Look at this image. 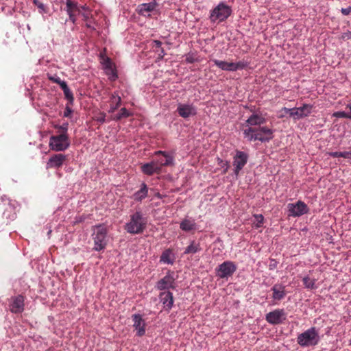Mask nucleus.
Returning a JSON list of instances; mask_svg holds the SVG:
<instances>
[{"instance_id":"1","label":"nucleus","mask_w":351,"mask_h":351,"mask_svg":"<svg viewBox=\"0 0 351 351\" xmlns=\"http://www.w3.org/2000/svg\"><path fill=\"white\" fill-rule=\"evenodd\" d=\"M242 132L244 138L249 141H259L265 143L269 142L274 137L273 130L265 126L243 128Z\"/></svg>"},{"instance_id":"2","label":"nucleus","mask_w":351,"mask_h":351,"mask_svg":"<svg viewBox=\"0 0 351 351\" xmlns=\"http://www.w3.org/2000/svg\"><path fill=\"white\" fill-rule=\"evenodd\" d=\"M147 220L141 211H136L130 216L129 221L125 223L124 229L130 234L142 233L147 227Z\"/></svg>"},{"instance_id":"3","label":"nucleus","mask_w":351,"mask_h":351,"mask_svg":"<svg viewBox=\"0 0 351 351\" xmlns=\"http://www.w3.org/2000/svg\"><path fill=\"white\" fill-rule=\"evenodd\" d=\"M320 341L319 330L315 327H311L304 332L299 334L297 337V343L301 347H313Z\"/></svg>"},{"instance_id":"4","label":"nucleus","mask_w":351,"mask_h":351,"mask_svg":"<svg viewBox=\"0 0 351 351\" xmlns=\"http://www.w3.org/2000/svg\"><path fill=\"white\" fill-rule=\"evenodd\" d=\"M107 234V228L104 225L97 226L93 228L92 239L94 241V250L99 252L106 248L108 243Z\"/></svg>"},{"instance_id":"5","label":"nucleus","mask_w":351,"mask_h":351,"mask_svg":"<svg viewBox=\"0 0 351 351\" xmlns=\"http://www.w3.org/2000/svg\"><path fill=\"white\" fill-rule=\"evenodd\" d=\"M232 14L231 8L223 2L219 3L214 8L210 14L209 19L212 23L223 22Z\"/></svg>"},{"instance_id":"6","label":"nucleus","mask_w":351,"mask_h":351,"mask_svg":"<svg viewBox=\"0 0 351 351\" xmlns=\"http://www.w3.org/2000/svg\"><path fill=\"white\" fill-rule=\"evenodd\" d=\"M49 145L51 149L55 152L66 150L70 145V141L67 134H60L51 136L49 138Z\"/></svg>"},{"instance_id":"7","label":"nucleus","mask_w":351,"mask_h":351,"mask_svg":"<svg viewBox=\"0 0 351 351\" xmlns=\"http://www.w3.org/2000/svg\"><path fill=\"white\" fill-rule=\"evenodd\" d=\"M312 108L311 105L304 104L303 106L300 108H287L284 107L282 110L289 114L290 117H292L294 119H300L311 114Z\"/></svg>"},{"instance_id":"8","label":"nucleus","mask_w":351,"mask_h":351,"mask_svg":"<svg viewBox=\"0 0 351 351\" xmlns=\"http://www.w3.org/2000/svg\"><path fill=\"white\" fill-rule=\"evenodd\" d=\"M237 270V265L234 262L227 261L220 264L216 268V274L220 278H228L233 275Z\"/></svg>"},{"instance_id":"9","label":"nucleus","mask_w":351,"mask_h":351,"mask_svg":"<svg viewBox=\"0 0 351 351\" xmlns=\"http://www.w3.org/2000/svg\"><path fill=\"white\" fill-rule=\"evenodd\" d=\"M8 307L9 310L12 313H21L24 311L25 297L21 294L12 296L9 299Z\"/></svg>"},{"instance_id":"10","label":"nucleus","mask_w":351,"mask_h":351,"mask_svg":"<svg viewBox=\"0 0 351 351\" xmlns=\"http://www.w3.org/2000/svg\"><path fill=\"white\" fill-rule=\"evenodd\" d=\"M289 216L300 217L308 212L307 205L302 201H298L295 204H289L287 205Z\"/></svg>"},{"instance_id":"11","label":"nucleus","mask_w":351,"mask_h":351,"mask_svg":"<svg viewBox=\"0 0 351 351\" xmlns=\"http://www.w3.org/2000/svg\"><path fill=\"white\" fill-rule=\"evenodd\" d=\"M248 155L244 152L237 150L235 156L233 157V166L234 167V172L238 176L240 171L247 164Z\"/></svg>"},{"instance_id":"12","label":"nucleus","mask_w":351,"mask_h":351,"mask_svg":"<svg viewBox=\"0 0 351 351\" xmlns=\"http://www.w3.org/2000/svg\"><path fill=\"white\" fill-rule=\"evenodd\" d=\"M265 319L270 324L278 325L286 319V313L283 309H276L268 313Z\"/></svg>"},{"instance_id":"13","label":"nucleus","mask_w":351,"mask_h":351,"mask_svg":"<svg viewBox=\"0 0 351 351\" xmlns=\"http://www.w3.org/2000/svg\"><path fill=\"white\" fill-rule=\"evenodd\" d=\"M176 111L179 116L184 119L194 116L197 113L196 108L189 104H178Z\"/></svg>"},{"instance_id":"14","label":"nucleus","mask_w":351,"mask_h":351,"mask_svg":"<svg viewBox=\"0 0 351 351\" xmlns=\"http://www.w3.org/2000/svg\"><path fill=\"white\" fill-rule=\"evenodd\" d=\"M66 156L62 154L52 155L46 165L47 169H59L66 160Z\"/></svg>"},{"instance_id":"15","label":"nucleus","mask_w":351,"mask_h":351,"mask_svg":"<svg viewBox=\"0 0 351 351\" xmlns=\"http://www.w3.org/2000/svg\"><path fill=\"white\" fill-rule=\"evenodd\" d=\"M175 278L173 276L168 272L162 279L156 283V287L158 290H166L168 289L175 288Z\"/></svg>"},{"instance_id":"16","label":"nucleus","mask_w":351,"mask_h":351,"mask_svg":"<svg viewBox=\"0 0 351 351\" xmlns=\"http://www.w3.org/2000/svg\"><path fill=\"white\" fill-rule=\"evenodd\" d=\"M265 123V119L258 114H252L243 124V128L262 127L261 125Z\"/></svg>"},{"instance_id":"17","label":"nucleus","mask_w":351,"mask_h":351,"mask_svg":"<svg viewBox=\"0 0 351 351\" xmlns=\"http://www.w3.org/2000/svg\"><path fill=\"white\" fill-rule=\"evenodd\" d=\"M132 321L134 322L133 326L137 330L136 335L142 337L145 333L146 324L142 316L139 314H134L132 316Z\"/></svg>"},{"instance_id":"18","label":"nucleus","mask_w":351,"mask_h":351,"mask_svg":"<svg viewBox=\"0 0 351 351\" xmlns=\"http://www.w3.org/2000/svg\"><path fill=\"white\" fill-rule=\"evenodd\" d=\"M285 288V286L282 284H275L271 289V291H272L271 298L273 300L277 301L283 300L287 295Z\"/></svg>"},{"instance_id":"19","label":"nucleus","mask_w":351,"mask_h":351,"mask_svg":"<svg viewBox=\"0 0 351 351\" xmlns=\"http://www.w3.org/2000/svg\"><path fill=\"white\" fill-rule=\"evenodd\" d=\"M159 298L164 305V308L166 310L169 311L170 309H171L174 302L173 294L171 292H162L160 293Z\"/></svg>"},{"instance_id":"20","label":"nucleus","mask_w":351,"mask_h":351,"mask_svg":"<svg viewBox=\"0 0 351 351\" xmlns=\"http://www.w3.org/2000/svg\"><path fill=\"white\" fill-rule=\"evenodd\" d=\"M155 155H162L163 158L158 159L156 162H158L160 166V171H161V168L164 166H169L173 164V158L171 156L168 154L167 152L164 151H157L155 152Z\"/></svg>"},{"instance_id":"21","label":"nucleus","mask_w":351,"mask_h":351,"mask_svg":"<svg viewBox=\"0 0 351 351\" xmlns=\"http://www.w3.org/2000/svg\"><path fill=\"white\" fill-rule=\"evenodd\" d=\"M142 171L148 176H152L154 173H160V166L158 162L152 161L151 162L145 163L141 167Z\"/></svg>"},{"instance_id":"22","label":"nucleus","mask_w":351,"mask_h":351,"mask_svg":"<svg viewBox=\"0 0 351 351\" xmlns=\"http://www.w3.org/2000/svg\"><path fill=\"white\" fill-rule=\"evenodd\" d=\"M158 6V3L154 0L147 3H142L138 6V13L142 16H146V14L154 11Z\"/></svg>"},{"instance_id":"23","label":"nucleus","mask_w":351,"mask_h":351,"mask_svg":"<svg viewBox=\"0 0 351 351\" xmlns=\"http://www.w3.org/2000/svg\"><path fill=\"white\" fill-rule=\"evenodd\" d=\"M121 97L117 92H114L111 96L110 99V110L109 112H113L115 110H117L121 105Z\"/></svg>"},{"instance_id":"24","label":"nucleus","mask_w":351,"mask_h":351,"mask_svg":"<svg viewBox=\"0 0 351 351\" xmlns=\"http://www.w3.org/2000/svg\"><path fill=\"white\" fill-rule=\"evenodd\" d=\"M147 186L146 185L145 183H142L140 189L134 193L133 198L135 201L141 202L147 196Z\"/></svg>"},{"instance_id":"25","label":"nucleus","mask_w":351,"mask_h":351,"mask_svg":"<svg viewBox=\"0 0 351 351\" xmlns=\"http://www.w3.org/2000/svg\"><path fill=\"white\" fill-rule=\"evenodd\" d=\"M180 228L183 231L190 232L196 229V223L193 219H184L181 221Z\"/></svg>"},{"instance_id":"26","label":"nucleus","mask_w":351,"mask_h":351,"mask_svg":"<svg viewBox=\"0 0 351 351\" xmlns=\"http://www.w3.org/2000/svg\"><path fill=\"white\" fill-rule=\"evenodd\" d=\"M212 61L214 62L215 65L223 71H233V62H228L216 59H214Z\"/></svg>"},{"instance_id":"27","label":"nucleus","mask_w":351,"mask_h":351,"mask_svg":"<svg viewBox=\"0 0 351 351\" xmlns=\"http://www.w3.org/2000/svg\"><path fill=\"white\" fill-rule=\"evenodd\" d=\"M202 250L200 244L196 243L195 241L191 242L190 245L187 246L184 250V254H195Z\"/></svg>"},{"instance_id":"28","label":"nucleus","mask_w":351,"mask_h":351,"mask_svg":"<svg viewBox=\"0 0 351 351\" xmlns=\"http://www.w3.org/2000/svg\"><path fill=\"white\" fill-rule=\"evenodd\" d=\"M305 288L315 289L317 288L315 285V279L310 278L308 276H305L302 279Z\"/></svg>"},{"instance_id":"29","label":"nucleus","mask_w":351,"mask_h":351,"mask_svg":"<svg viewBox=\"0 0 351 351\" xmlns=\"http://www.w3.org/2000/svg\"><path fill=\"white\" fill-rule=\"evenodd\" d=\"M78 10L77 3L71 0H66L67 13H75Z\"/></svg>"},{"instance_id":"30","label":"nucleus","mask_w":351,"mask_h":351,"mask_svg":"<svg viewBox=\"0 0 351 351\" xmlns=\"http://www.w3.org/2000/svg\"><path fill=\"white\" fill-rule=\"evenodd\" d=\"M171 254V252L170 250L163 252L160 256V261L167 264H173V261L170 258Z\"/></svg>"},{"instance_id":"31","label":"nucleus","mask_w":351,"mask_h":351,"mask_svg":"<svg viewBox=\"0 0 351 351\" xmlns=\"http://www.w3.org/2000/svg\"><path fill=\"white\" fill-rule=\"evenodd\" d=\"M329 155L333 158H351V152H330Z\"/></svg>"},{"instance_id":"32","label":"nucleus","mask_w":351,"mask_h":351,"mask_svg":"<svg viewBox=\"0 0 351 351\" xmlns=\"http://www.w3.org/2000/svg\"><path fill=\"white\" fill-rule=\"evenodd\" d=\"M247 66H248V62L245 60L239 61L235 63L233 62V71L244 69Z\"/></svg>"},{"instance_id":"33","label":"nucleus","mask_w":351,"mask_h":351,"mask_svg":"<svg viewBox=\"0 0 351 351\" xmlns=\"http://www.w3.org/2000/svg\"><path fill=\"white\" fill-rule=\"evenodd\" d=\"M130 116V113L128 112V110L125 108H123L120 110V112L119 114L116 115L114 117L115 120H120L123 118H126Z\"/></svg>"},{"instance_id":"34","label":"nucleus","mask_w":351,"mask_h":351,"mask_svg":"<svg viewBox=\"0 0 351 351\" xmlns=\"http://www.w3.org/2000/svg\"><path fill=\"white\" fill-rule=\"evenodd\" d=\"M54 128L56 129H58V132H60L61 134H67L69 123L66 122L62 125H56Z\"/></svg>"},{"instance_id":"35","label":"nucleus","mask_w":351,"mask_h":351,"mask_svg":"<svg viewBox=\"0 0 351 351\" xmlns=\"http://www.w3.org/2000/svg\"><path fill=\"white\" fill-rule=\"evenodd\" d=\"M33 3L40 10V12H43V13L48 12V8L43 3L40 2L38 0H33Z\"/></svg>"},{"instance_id":"36","label":"nucleus","mask_w":351,"mask_h":351,"mask_svg":"<svg viewBox=\"0 0 351 351\" xmlns=\"http://www.w3.org/2000/svg\"><path fill=\"white\" fill-rule=\"evenodd\" d=\"M65 98L69 101V104H72L74 100L73 95L71 90L69 88L63 91Z\"/></svg>"},{"instance_id":"37","label":"nucleus","mask_w":351,"mask_h":351,"mask_svg":"<svg viewBox=\"0 0 351 351\" xmlns=\"http://www.w3.org/2000/svg\"><path fill=\"white\" fill-rule=\"evenodd\" d=\"M254 218L256 219V227L260 228L263 226L264 217L262 215H254Z\"/></svg>"},{"instance_id":"38","label":"nucleus","mask_w":351,"mask_h":351,"mask_svg":"<svg viewBox=\"0 0 351 351\" xmlns=\"http://www.w3.org/2000/svg\"><path fill=\"white\" fill-rule=\"evenodd\" d=\"M334 117L338 118H347L348 119V114L345 111H339L334 113Z\"/></svg>"},{"instance_id":"39","label":"nucleus","mask_w":351,"mask_h":351,"mask_svg":"<svg viewBox=\"0 0 351 351\" xmlns=\"http://www.w3.org/2000/svg\"><path fill=\"white\" fill-rule=\"evenodd\" d=\"M84 17L86 21V26L92 30H95V28L93 25L92 20L89 19L88 16H84Z\"/></svg>"},{"instance_id":"40","label":"nucleus","mask_w":351,"mask_h":351,"mask_svg":"<svg viewBox=\"0 0 351 351\" xmlns=\"http://www.w3.org/2000/svg\"><path fill=\"white\" fill-rule=\"evenodd\" d=\"M70 105L71 104H68L66 106L65 110L64 112V117H71V114L73 110H72L71 108L70 107Z\"/></svg>"},{"instance_id":"41","label":"nucleus","mask_w":351,"mask_h":351,"mask_svg":"<svg viewBox=\"0 0 351 351\" xmlns=\"http://www.w3.org/2000/svg\"><path fill=\"white\" fill-rule=\"evenodd\" d=\"M104 64L105 67L108 69H112V63L111 62V60L109 58H106L104 60Z\"/></svg>"},{"instance_id":"42","label":"nucleus","mask_w":351,"mask_h":351,"mask_svg":"<svg viewBox=\"0 0 351 351\" xmlns=\"http://www.w3.org/2000/svg\"><path fill=\"white\" fill-rule=\"evenodd\" d=\"M106 114L102 112L101 113L97 118V121L101 123H103L106 121Z\"/></svg>"},{"instance_id":"43","label":"nucleus","mask_w":351,"mask_h":351,"mask_svg":"<svg viewBox=\"0 0 351 351\" xmlns=\"http://www.w3.org/2000/svg\"><path fill=\"white\" fill-rule=\"evenodd\" d=\"M341 12L345 16L349 15L351 14V6L347 8H341Z\"/></svg>"},{"instance_id":"44","label":"nucleus","mask_w":351,"mask_h":351,"mask_svg":"<svg viewBox=\"0 0 351 351\" xmlns=\"http://www.w3.org/2000/svg\"><path fill=\"white\" fill-rule=\"evenodd\" d=\"M58 84L63 91L69 88L64 81H60V84Z\"/></svg>"},{"instance_id":"45","label":"nucleus","mask_w":351,"mask_h":351,"mask_svg":"<svg viewBox=\"0 0 351 351\" xmlns=\"http://www.w3.org/2000/svg\"><path fill=\"white\" fill-rule=\"evenodd\" d=\"M49 79L51 82H54V83H56V84H60V81H62V80H60V77H49Z\"/></svg>"},{"instance_id":"46","label":"nucleus","mask_w":351,"mask_h":351,"mask_svg":"<svg viewBox=\"0 0 351 351\" xmlns=\"http://www.w3.org/2000/svg\"><path fill=\"white\" fill-rule=\"evenodd\" d=\"M69 16V19L70 20L73 22V23H75V13H67Z\"/></svg>"},{"instance_id":"47","label":"nucleus","mask_w":351,"mask_h":351,"mask_svg":"<svg viewBox=\"0 0 351 351\" xmlns=\"http://www.w3.org/2000/svg\"><path fill=\"white\" fill-rule=\"evenodd\" d=\"M154 47H155L156 48H160L161 47L162 43L160 41H159V40H154Z\"/></svg>"},{"instance_id":"48","label":"nucleus","mask_w":351,"mask_h":351,"mask_svg":"<svg viewBox=\"0 0 351 351\" xmlns=\"http://www.w3.org/2000/svg\"><path fill=\"white\" fill-rule=\"evenodd\" d=\"M276 267V262L274 260L271 261V263L269 264V269H274Z\"/></svg>"},{"instance_id":"49","label":"nucleus","mask_w":351,"mask_h":351,"mask_svg":"<svg viewBox=\"0 0 351 351\" xmlns=\"http://www.w3.org/2000/svg\"><path fill=\"white\" fill-rule=\"evenodd\" d=\"M346 108L349 110V111L347 112L348 114V119H351V104H348Z\"/></svg>"},{"instance_id":"50","label":"nucleus","mask_w":351,"mask_h":351,"mask_svg":"<svg viewBox=\"0 0 351 351\" xmlns=\"http://www.w3.org/2000/svg\"><path fill=\"white\" fill-rule=\"evenodd\" d=\"M225 165H226V168H225V169H224V171H223L224 173H226L228 171V168H229V167H230V166H229V163H228V161H226V162Z\"/></svg>"},{"instance_id":"51","label":"nucleus","mask_w":351,"mask_h":351,"mask_svg":"<svg viewBox=\"0 0 351 351\" xmlns=\"http://www.w3.org/2000/svg\"><path fill=\"white\" fill-rule=\"evenodd\" d=\"M112 72L113 80H114L117 77V75L114 71H112Z\"/></svg>"}]
</instances>
